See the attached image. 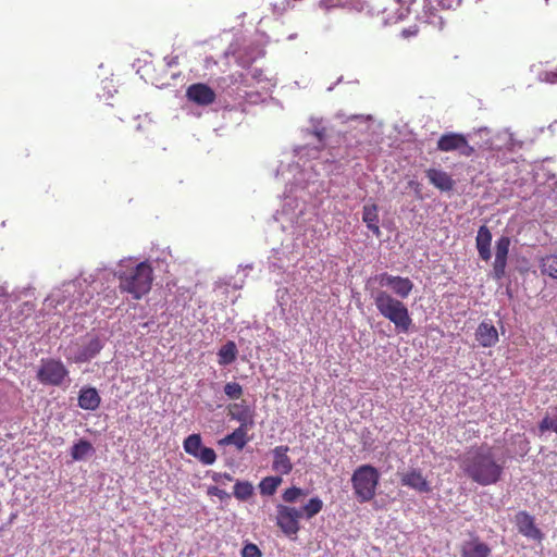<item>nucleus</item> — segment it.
Segmentation results:
<instances>
[{"instance_id": "f257e3e1", "label": "nucleus", "mask_w": 557, "mask_h": 557, "mask_svg": "<svg viewBox=\"0 0 557 557\" xmlns=\"http://www.w3.org/2000/svg\"><path fill=\"white\" fill-rule=\"evenodd\" d=\"M374 280L381 287H388L398 298L386 290L376 289L371 292V298L377 312L392 322L397 333H408L412 319L409 309L401 299L409 297L413 289V282L409 277L392 275L387 272L377 274Z\"/></svg>"}, {"instance_id": "f03ea898", "label": "nucleus", "mask_w": 557, "mask_h": 557, "mask_svg": "<svg viewBox=\"0 0 557 557\" xmlns=\"http://www.w3.org/2000/svg\"><path fill=\"white\" fill-rule=\"evenodd\" d=\"M459 467L472 482L488 486L498 483L504 474L505 460L488 445L474 446L459 457Z\"/></svg>"}, {"instance_id": "7ed1b4c3", "label": "nucleus", "mask_w": 557, "mask_h": 557, "mask_svg": "<svg viewBox=\"0 0 557 557\" xmlns=\"http://www.w3.org/2000/svg\"><path fill=\"white\" fill-rule=\"evenodd\" d=\"M115 276L119 280V288L127 293L136 300L148 294L153 282V269L148 261H143L135 267L120 269Z\"/></svg>"}, {"instance_id": "20e7f679", "label": "nucleus", "mask_w": 557, "mask_h": 557, "mask_svg": "<svg viewBox=\"0 0 557 557\" xmlns=\"http://www.w3.org/2000/svg\"><path fill=\"white\" fill-rule=\"evenodd\" d=\"M380 479L379 470L371 465H361L356 468L351 475V485L359 503H368L375 497Z\"/></svg>"}, {"instance_id": "39448f33", "label": "nucleus", "mask_w": 557, "mask_h": 557, "mask_svg": "<svg viewBox=\"0 0 557 557\" xmlns=\"http://www.w3.org/2000/svg\"><path fill=\"white\" fill-rule=\"evenodd\" d=\"M36 376L44 385L61 386L69 376V370L59 359L44 358Z\"/></svg>"}, {"instance_id": "423d86ee", "label": "nucleus", "mask_w": 557, "mask_h": 557, "mask_svg": "<svg viewBox=\"0 0 557 557\" xmlns=\"http://www.w3.org/2000/svg\"><path fill=\"white\" fill-rule=\"evenodd\" d=\"M302 511L296 507L282 504L276 506V524L287 536L296 535L299 532Z\"/></svg>"}, {"instance_id": "0eeeda50", "label": "nucleus", "mask_w": 557, "mask_h": 557, "mask_svg": "<svg viewBox=\"0 0 557 557\" xmlns=\"http://www.w3.org/2000/svg\"><path fill=\"white\" fill-rule=\"evenodd\" d=\"M437 149L443 152L457 151L460 156L467 158L475 152L463 134L453 132L445 133L438 138Z\"/></svg>"}, {"instance_id": "6e6552de", "label": "nucleus", "mask_w": 557, "mask_h": 557, "mask_svg": "<svg viewBox=\"0 0 557 557\" xmlns=\"http://www.w3.org/2000/svg\"><path fill=\"white\" fill-rule=\"evenodd\" d=\"M511 240L508 236H500L495 245V260L493 263V277L502 280L506 275L507 258Z\"/></svg>"}, {"instance_id": "1a4fd4ad", "label": "nucleus", "mask_w": 557, "mask_h": 557, "mask_svg": "<svg viewBox=\"0 0 557 557\" xmlns=\"http://www.w3.org/2000/svg\"><path fill=\"white\" fill-rule=\"evenodd\" d=\"M187 98L198 106H209L215 101L214 90L203 83L191 84L186 90Z\"/></svg>"}, {"instance_id": "9d476101", "label": "nucleus", "mask_w": 557, "mask_h": 557, "mask_svg": "<svg viewBox=\"0 0 557 557\" xmlns=\"http://www.w3.org/2000/svg\"><path fill=\"white\" fill-rule=\"evenodd\" d=\"M518 531L525 537L541 541L543 533L536 527L534 517L527 511H519L515 517Z\"/></svg>"}, {"instance_id": "9b49d317", "label": "nucleus", "mask_w": 557, "mask_h": 557, "mask_svg": "<svg viewBox=\"0 0 557 557\" xmlns=\"http://www.w3.org/2000/svg\"><path fill=\"white\" fill-rule=\"evenodd\" d=\"M103 348V343L97 335H88L87 342L82 345L77 354L74 356L73 361L83 363L95 358Z\"/></svg>"}, {"instance_id": "f8f14e48", "label": "nucleus", "mask_w": 557, "mask_h": 557, "mask_svg": "<svg viewBox=\"0 0 557 557\" xmlns=\"http://www.w3.org/2000/svg\"><path fill=\"white\" fill-rule=\"evenodd\" d=\"M228 414L233 420L240 423L242 426H252L255 412L246 400L233 403L228 406Z\"/></svg>"}, {"instance_id": "ddd939ff", "label": "nucleus", "mask_w": 557, "mask_h": 557, "mask_svg": "<svg viewBox=\"0 0 557 557\" xmlns=\"http://www.w3.org/2000/svg\"><path fill=\"white\" fill-rule=\"evenodd\" d=\"M475 338L480 346L493 347L498 342V332L491 321H482L475 331Z\"/></svg>"}, {"instance_id": "4468645a", "label": "nucleus", "mask_w": 557, "mask_h": 557, "mask_svg": "<svg viewBox=\"0 0 557 557\" xmlns=\"http://www.w3.org/2000/svg\"><path fill=\"white\" fill-rule=\"evenodd\" d=\"M400 482L401 485L413 488L420 493H429L431 491L428 480L419 469H411L404 473L400 478Z\"/></svg>"}, {"instance_id": "2eb2a0df", "label": "nucleus", "mask_w": 557, "mask_h": 557, "mask_svg": "<svg viewBox=\"0 0 557 557\" xmlns=\"http://www.w3.org/2000/svg\"><path fill=\"white\" fill-rule=\"evenodd\" d=\"M289 447L287 445L276 446L273 450L272 469L281 474H288L293 470V462L287 453Z\"/></svg>"}, {"instance_id": "dca6fc26", "label": "nucleus", "mask_w": 557, "mask_h": 557, "mask_svg": "<svg viewBox=\"0 0 557 557\" xmlns=\"http://www.w3.org/2000/svg\"><path fill=\"white\" fill-rule=\"evenodd\" d=\"M491 548L478 536L462 543L460 548L461 557H490Z\"/></svg>"}, {"instance_id": "f3484780", "label": "nucleus", "mask_w": 557, "mask_h": 557, "mask_svg": "<svg viewBox=\"0 0 557 557\" xmlns=\"http://www.w3.org/2000/svg\"><path fill=\"white\" fill-rule=\"evenodd\" d=\"M425 174L430 183L442 191H450L455 186L453 177L443 170L432 168Z\"/></svg>"}, {"instance_id": "a211bd4d", "label": "nucleus", "mask_w": 557, "mask_h": 557, "mask_svg": "<svg viewBox=\"0 0 557 557\" xmlns=\"http://www.w3.org/2000/svg\"><path fill=\"white\" fill-rule=\"evenodd\" d=\"M492 233L486 225H482L478 230L475 237V246L478 249L479 257L483 261H488L492 257L491 252Z\"/></svg>"}, {"instance_id": "6ab92c4d", "label": "nucleus", "mask_w": 557, "mask_h": 557, "mask_svg": "<svg viewBox=\"0 0 557 557\" xmlns=\"http://www.w3.org/2000/svg\"><path fill=\"white\" fill-rule=\"evenodd\" d=\"M101 397L95 387H83L78 394V406L84 410L94 411L99 408Z\"/></svg>"}, {"instance_id": "aec40b11", "label": "nucleus", "mask_w": 557, "mask_h": 557, "mask_svg": "<svg viewBox=\"0 0 557 557\" xmlns=\"http://www.w3.org/2000/svg\"><path fill=\"white\" fill-rule=\"evenodd\" d=\"M404 0H372V2L382 4V13L386 14V21H398L405 15Z\"/></svg>"}, {"instance_id": "412c9836", "label": "nucleus", "mask_w": 557, "mask_h": 557, "mask_svg": "<svg viewBox=\"0 0 557 557\" xmlns=\"http://www.w3.org/2000/svg\"><path fill=\"white\" fill-rule=\"evenodd\" d=\"M247 443V426L242 425L220 441L221 445H234L238 450H242Z\"/></svg>"}, {"instance_id": "4be33fe9", "label": "nucleus", "mask_w": 557, "mask_h": 557, "mask_svg": "<svg viewBox=\"0 0 557 557\" xmlns=\"http://www.w3.org/2000/svg\"><path fill=\"white\" fill-rule=\"evenodd\" d=\"M362 221L367 224V227L373 232L374 235H376L377 237L381 235L376 205L372 203L363 206Z\"/></svg>"}, {"instance_id": "5701e85b", "label": "nucleus", "mask_w": 557, "mask_h": 557, "mask_svg": "<svg viewBox=\"0 0 557 557\" xmlns=\"http://www.w3.org/2000/svg\"><path fill=\"white\" fill-rule=\"evenodd\" d=\"M237 346L233 341L226 342L218 351V362L220 366H228L237 358Z\"/></svg>"}, {"instance_id": "b1692460", "label": "nucleus", "mask_w": 557, "mask_h": 557, "mask_svg": "<svg viewBox=\"0 0 557 557\" xmlns=\"http://www.w3.org/2000/svg\"><path fill=\"white\" fill-rule=\"evenodd\" d=\"M540 269L542 274L548 275L549 277L557 280V256L549 255L542 258L540 262Z\"/></svg>"}, {"instance_id": "393cba45", "label": "nucleus", "mask_w": 557, "mask_h": 557, "mask_svg": "<svg viewBox=\"0 0 557 557\" xmlns=\"http://www.w3.org/2000/svg\"><path fill=\"white\" fill-rule=\"evenodd\" d=\"M94 451L92 445L86 440H79L71 448V456L74 460H82Z\"/></svg>"}, {"instance_id": "a878e982", "label": "nucleus", "mask_w": 557, "mask_h": 557, "mask_svg": "<svg viewBox=\"0 0 557 557\" xmlns=\"http://www.w3.org/2000/svg\"><path fill=\"white\" fill-rule=\"evenodd\" d=\"M282 483L281 476H265L259 483V490L261 495L271 496Z\"/></svg>"}, {"instance_id": "bb28decb", "label": "nucleus", "mask_w": 557, "mask_h": 557, "mask_svg": "<svg viewBox=\"0 0 557 557\" xmlns=\"http://www.w3.org/2000/svg\"><path fill=\"white\" fill-rule=\"evenodd\" d=\"M183 447H184V450L188 455H190L193 457H196V455L198 454V451L202 447V442H201L200 434H196L195 433V434H190L189 436H187L184 440Z\"/></svg>"}, {"instance_id": "cd10ccee", "label": "nucleus", "mask_w": 557, "mask_h": 557, "mask_svg": "<svg viewBox=\"0 0 557 557\" xmlns=\"http://www.w3.org/2000/svg\"><path fill=\"white\" fill-rule=\"evenodd\" d=\"M323 508V502L319 497H312L309 502L300 509L302 511V517L307 520L312 519L317 516Z\"/></svg>"}, {"instance_id": "c85d7f7f", "label": "nucleus", "mask_w": 557, "mask_h": 557, "mask_svg": "<svg viewBox=\"0 0 557 557\" xmlns=\"http://www.w3.org/2000/svg\"><path fill=\"white\" fill-rule=\"evenodd\" d=\"M253 495V486L248 481H237L234 485V496L239 500H247Z\"/></svg>"}, {"instance_id": "c756f323", "label": "nucleus", "mask_w": 557, "mask_h": 557, "mask_svg": "<svg viewBox=\"0 0 557 557\" xmlns=\"http://www.w3.org/2000/svg\"><path fill=\"white\" fill-rule=\"evenodd\" d=\"M308 494L306 490H302L297 486H292L286 488L282 494V499L287 504L296 503L300 497H304Z\"/></svg>"}, {"instance_id": "7c9ffc66", "label": "nucleus", "mask_w": 557, "mask_h": 557, "mask_svg": "<svg viewBox=\"0 0 557 557\" xmlns=\"http://www.w3.org/2000/svg\"><path fill=\"white\" fill-rule=\"evenodd\" d=\"M203 465H212L216 460V454L214 449L210 447H201L196 457Z\"/></svg>"}, {"instance_id": "2f4dec72", "label": "nucleus", "mask_w": 557, "mask_h": 557, "mask_svg": "<svg viewBox=\"0 0 557 557\" xmlns=\"http://www.w3.org/2000/svg\"><path fill=\"white\" fill-rule=\"evenodd\" d=\"M539 430L541 433H544L546 431H553L557 434V407H556V414L554 417H549L546 414L542 421L539 423Z\"/></svg>"}, {"instance_id": "473e14b6", "label": "nucleus", "mask_w": 557, "mask_h": 557, "mask_svg": "<svg viewBox=\"0 0 557 557\" xmlns=\"http://www.w3.org/2000/svg\"><path fill=\"white\" fill-rule=\"evenodd\" d=\"M224 393L230 399L237 400L243 396V387L237 382H230L224 385Z\"/></svg>"}, {"instance_id": "72a5a7b5", "label": "nucleus", "mask_w": 557, "mask_h": 557, "mask_svg": "<svg viewBox=\"0 0 557 557\" xmlns=\"http://www.w3.org/2000/svg\"><path fill=\"white\" fill-rule=\"evenodd\" d=\"M242 557H262V553L256 544L246 543L242 549Z\"/></svg>"}, {"instance_id": "f704fd0d", "label": "nucleus", "mask_w": 557, "mask_h": 557, "mask_svg": "<svg viewBox=\"0 0 557 557\" xmlns=\"http://www.w3.org/2000/svg\"><path fill=\"white\" fill-rule=\"evenodd\" d=\"M351 0H320V5L325 9L345 7Z\"/></svg>"}, {"instance_id": "c9c22d12", "label": "nucleus", "mask_w": 557, "mask_h": 557, "mask_svg": "<svg viewBox=\"0 0 557 557\" xmlns=\"http://www.w3.org/2000/svg\"><path fill=\"white\" fill-rule=\"evenodd\" d=\"M207 494L209 496H216L221 500H224V499H227V498L231 497V495L227 492H225L224 490L219 488L218 486H209L208 491H207Z\"/></svg>"}, {"instance_id": "e433bc0d", "label": "nucleus", "mask_w": 557, "mask_h": 557, "mask_svg": "<svg viewBox=\"0 0 557 557\" xmlns=\"http://www.w3.org/2000/svg\"><path fill=\"white\" fill-rule=\"evenodd\" d=\"M543 81L549 84H557V69L543 74Z\"/></svg>"}, {"instance_id": "4c0bfd02", "label": "nucleus", "mask_w": 557, "mask_h": 557, "mask_svg": "<svg viewBox=\"0 0 557 557\" xmlns=\"http://www.w3.org/2000/svg\"><path fill=\"white\" fill-rule=\"evenodd\" d=\"M417 33H418L417 27L406 28V29H404V30L401 32V36H403L404 38H408V37H410V36H414V35H417Z\"/></svg>"}, {"instance_id": "58836bf2", "label": "nucleus", "mask_w": 557, "mask_h": 557, "mask_svg": "<svg viewBox=\"0 0 557 557\" xmlns=\"http://www.w3.org/2000/svg\"><path fill=\"white\" fill-rule=\"evenodd\" d=\"M219 476H222V481L224 480L231 482L233 480V476L226 472L219 474Z\"/></svg>"}, {"instance_id": "ea45409f", "label": "nucleus", "mask_w": 557, "mask_h": 557, "mask_svg": "<svg viewBox=\"0 0 557 557\" xmlns=\"http://www.w3.org/2000/svg\"><path fill=\"white\" fill-rule=\"evenodd\" d=\"M219 474H220V473H214V474H213V476H212L213 481H215V482H222V476H219Z\"/></svg>"}]
</instances>
